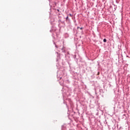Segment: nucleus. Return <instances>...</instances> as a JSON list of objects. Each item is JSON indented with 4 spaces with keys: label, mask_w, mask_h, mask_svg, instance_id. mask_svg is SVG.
Instances as JSON below:
<instances>
[{
    "label": "nucleus",
    "mask_w": 130,
    "mask_h": 130,
    "mask_svg": "<svg viewBox=\"0 0 130 130\" xmlns=\"http://www.w3.org/2000/svg\"><path fill=\"white\" fill-rule=\"evenodd\" d=\"M79 28H80V27H77V29H79Z\"/></svg>",
    "instance_id": "20e7f679"
},
{
    "label": "nucleus",
    "mask_w": 130,
    "mask_h": 130,
    "mask_svg": "<svg viewBox=\"0 0 130 130\" xmlns=\"http://www.w3.org/2000/svg\"><path fill=\"white\" fill-rule=\"evenodd\" d=\"M68 19H69V16H67L66 18V20H68Z\"/></svg>",
    "instance_id": "f03ea898"
},
{
    "label": "nucleus",
    "mask_w": 130,
    "mask_h": 130,
    "mask_svg": "<svg viewBox=\"0 0 130 130\" xmlns=\"http://www.w3.org/2000/svg\"><path fill=\"white\" fill-rule=\"evenodd\" d=\"M70 16H72V15H71V14H70Z\"/></svg>",
    "instance_id": "39448f33"
},
{
    "label": "nucleus",
    "mask_w": 130,
    "mask_h": 130,
    "mask_svg": "<svg viewBox=\"0 0 130 130\" xmlns=\"http://www.w3.org/2000/svg\"><path fill=\"white\" fill-rule=\"evenodd\" d=\"M83 29V27H81L80 29L82 30Z\"/></svg>",
    "instance_id": "7ed1b4c3"
},
{
    "label": "nucleus",
    "mask_w": 130,
    "mask_h": 130,
    "mask_svg": "<svg viewBox=\"0 0 130 130\" xmlns=\"http://www.w3.org/2000/svg\"><path fill=\"white\" fill-rule=\"evenodd\" d=\"M107 41V40H106V39H104V42H106Z\"/></svg>",
    "instance_id": "f257e3e1"
}]
</instances>
